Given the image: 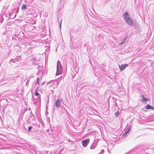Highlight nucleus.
<instances>
[{"label": "nucleus", "mask_w": 154, "mask_h": 154, "mask_svg": "<svg viewBox=\"0 0 154 154\" xmlns=\"http://www.w3.org/2000/svg\"><path fill=\"white\" fill-rule=\"evenodd\" d=\"M141 97H142L143 100L145 101H147L149 100L148 98L145 97L143 95H142Z\"/></svg>", "instance_id": "nucleus-8"}, {"label": "nucleus", "mask_w": 154, "mask_h": 154, "mask_svg": "<svg viewBox=\"0 0 154 154\" xmlns=\"http://www.w3.org/2000/svg\"><path fill=\"white\" fill-rule=\"evenodd\" d=\"M21 9H26V5L25 4H23L22 5Z\"/></svg>", "instance_id": "nucleus-10"}, {"label": "nucleus", "mask_w": 154, "mask_h": 154, "mask_svg": "<svg viewBox=\"0 0 154 154\" xmlns=\"http://www.w3.org/2000/svg\"><path fill=\"white\" fill-rule=\"evenodd\" d=\"M124 17L125 20L130 19V15L128 14V12H126L124 14Z\"/></svg>", "instance_id": "nucleus-3"}, {"label": "nucleus", "mask_w": 154, "mask_h": 154, "mask_svg": "<svg viewBox=\"0 0 154 154\" xmlns=\"http://www.w3.org/2000/svg\"><path fill=\"white\" fill-rule=\"evenodd\" d=\"M89 141L90 139L89 138L83 140L82 141L83 146L85 147H86L89 143Z\"/></svg>", "instance_id": "nucleus-1"}, {"label": "nucleus", "mask_w": 154, "mask_h": 154, "mask_svg": "<svg viewBox=\"0 0 154 154\" xmlns=\"http://www.w3.org/2000/svg\"><path fill=\"white\" fill-rule=\"evenodd\" d=\"M128 66V64H125L123 65H121L120 66L119 65L120 71H122L125 69V68Z\"/></svg>", "instance_id": "nucleus-2"}, {"label": "nucleus", "mask_w": 154, "mask_h": 154, "mask_svg": "<svg viewBox=\"0 0 154 154\" xmlns=\"http://www.w3.org/2000/svg\"><path fill=\"white\" fill-rule=\"evenodd\" d=\"M35 94L36 96L39 95V94L38 92V88H37L36 89Z\"/></svg>", "instance_id": "nucleus-9"}, {"label": "nucleus", "mask_w": 154, "mask_h": 154, "mask_svg": "<svg viewBox=\"0 0 154 154\" xmlns=\"http://www.w3.org/2000/svg\"><path fill=\"white\" fill-rule=\"evenodd\" d=\"M127 23L130 26H132L133 25V21L130 19L127 20H125Z\"/></svg>", "instance_id": "nucleus-4"}, {"label": "nucleus", "mask_w": 154, "mask_h": 154, "mask_svg": "<svg viewBox=\"0 0 154 154\" xmlns=\"http://www.w3.org/2000/svg\"><path fill=\"white\" fill-rule=\"evenodd\" d=\"M146 109H151L154 110V107H153L152 106L149 105V104H148L146 106Z\"/></svg>", "instance_id": "nucleus-5"}, {"label": "nucleus", "mask_w": 154, "mask_h": 154, "mask_svg": "<svg viewBox=\"0 0 154 154\" xmlns=\"http://www.w3.org/2000/svg\"><path fill=\"white\" fill-rule=\"evenodd\" d=\"M124 42H125V41H124V42H122V43H121V44H123V43H124Z\"/></svg>", "instance_id": "nucleus-14"}, {"label": "nucleus", "mask_w": 154, "mask_h": 154, "mask_svg": "<svg viewBox=\"0 0 154 154\" xmlns=\"http://www.w3.org/2000/svg\"><path fill=\"white\" fill-rule=\"evenodd\" d=\"M60 101L59 100H57L55 103L56 106L57 107L60 106Z\"/></svg>", "instance_id": "nucleus-6"}, {"label": "nucleus", "mask_w": 154, "mask_h": 154, "mask_svg": "<svg viewBox=\"0 0 154 154\" xmlns=\"http://www.w3.org/2000/svg\"><path fill=\"white\" fill-rule=\"evenodd\" d=\"M119 114V111L115 113V116L116 117H117Z\"/></svg>", "instance_id": "nucleus-11"}, {"label": "nucleus", "mask_w": 154, "mask_h": 154, "mask_svg": "<svg viewBox=\"0 0 154 154\" xmlns=\"http://www.w3.org/2000/svg\"><path fill=\"white\" fill-rule=\"evenodd\" d=\"M39 78H38L37 79V83L38 84H39Z\"/></svg>", "instance_id": "nucleus-13"}, {"label": "nucleus", "mask_w": 154, "mask_h": 154, "mask_svg": "<svg viewBox=\"0 0 154 154\" xmlns=\"http://www.w3.org/2000/svg\"><path fill=\"white\" fill-rule=\"evenodd\" d=\"M32 128V126H30V127H29L28 128V130L29 131H30V130Z\"/></svg>", "instance_id": "nucleus-12"}, {"label": "nucleus", "mask_w": 154, "mask_h": 154, "mask_svg": "<svg viewBox=\"0 0 154 154\" xmlns=\"http://www.w3.org/2000/svg\"><path fill=\"white\" fill-rule=\"evenodd\" d=\"M62 72V71L60 70L59 71V69H57V72L56 73V75H59L61 74Z\"/></svg>", "instance_id": "nucleus-7"}]
</instances>
